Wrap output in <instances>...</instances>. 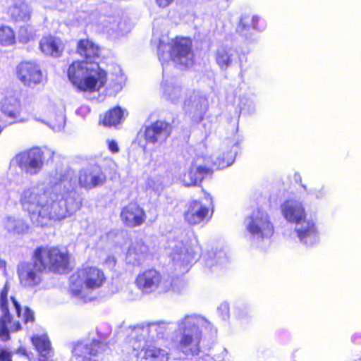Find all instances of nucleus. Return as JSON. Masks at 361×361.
<instances>
[{
  "instance_id": "obj_52",
  "label": "nucleus",
  "mask_w": 361,
  "mask_h": 361,
  "mask_svg": "<svg viewBox=\"0 0 361 361\" xmlns=\"http://www.w3.org/2000/svg\"><path fill=\"white\" fill-rule=\"evenodd\" d=\"M116 30H118V31H122V30H123V29H122V27H121V25H120V24L118 25V27L116 28Z\"/></svg>"
},
{
  "instance_id": "obj_10",
  "label": "nucleus",
  "mask_w": 361,
  "mask_h": 361,
  "mask_svg": "<svg viewBox=\"0 0 361 361\" xmlns=\"http://www.w3.org/2000/svg\"><path fill=\"white\" fill-rule=\"evenodd\" d=\"M244 224L251 240L256 243L269 240L274 233V226L271 217L262 209L254 211L245 218Z\"/></svg>"
},
{
  "instance_id": "obj_30",
  "label": "nucleus",
  "mask_w": 361,
  "mask_h": 361,
  "mask_svg": "<svg viewBox=\"0 0 361 361\" xmlns=\"http://www.w3.org/2000/svg\"><path fill=\"white\" fill-rule=\"evenodd\" d=\"M78 54L85 58V61H94L99 56V48L92 41L88 39L80 40L77 48Z\"/></svg>"
},
{
  "instance_id": "obj_14",
  "label": "nucleus",
  "mask_w": 361,
  "mask_h": 361,
  "mask_svg": "<svg viewBox=\"0 0 361 361\" xmlns=\"http://www.w3.org/2000/svg\"><path fill=\"white\" fill-rule=\"evenodd\" d=\"M206 203L199 200L190 202L184 212L185 221L190 225L200 224L204 221H208L212 214L209 216L210 207L212 209V197L209 193L204 192Z\"/></svg>"
},
{
  "instance_id": "obj_45",
  "label": "nucleus",
  "mask_w": 361,
  "mask_h": 361,
  "mask_svg": "<svg viewBox=\"0 0 361 361\" xmlns=\"http://www.w3.org/2000/svg\"><path fill=\"white\" fill-rule=\"evenodd\" d=\"M351 340L355 344H361V332L355 333L352 336Z\"/></svg>"
},
{
  "instance_id": "obj_4",
  "label": "nucleus",
  "mask_w": 361,
  "mask_h": 361,
  "mask_svg": "<svg viewBox=\"0 0 361 361\" xmlns=\"http://www.w3.org/2000/svg\"><path fill=\"white\" fill-rule=\"evenodd\" d=\"M280 210L283 219L294 225V233L302 244L311 247L319 242L317 227L312 220L307 219L306 210L301 201L288 199L281 204Z\"/></svg>"
},
{
  "instance_id": "obj_6",
  "label": "nucleus",
  "mask_w": 361,
  "mask_h": 361,
  "mask_svg": "<svg viewBox=\"0 0 361 361\" xmlns=\"http://www.w3.org/2000/svg\"><path fill=\"white\" fill-rule=\"evenodd\" d=\"M11 288V285L8 280L0 293V310L1 316L0 317V339L6 341L10 338V332L18 331L21 329L19 322H12V315L11 311H14L19 318L25 323L32 322L34 321V312L28 307H25L22 314L20 305L15 300L13 297L8 298V293Z\"/></svg>"
},
{
  "instance_id": "obj_51",
  "label": "nucleus",
  "mask_w": 361,
  "mask_h": 361,
  "mask_svg": "<svg viewBox=\"0 0 361 361\" xmlns=\"http://www.w3.org/2000/svg\"><path fill=\"white\" fill-rule=\"evenodd\" d=\"M47 357V356H40L38 361H48Z\"/></svg>"
},
{
  "instance_id": "obj_41",
  "label": "nucleus",
  "mask_w": 361,
  "mask_h": 361,
  "mask_svg": "<svg viewBox=\"0 0 361 361\" xmlns=\"http://www.w3.org/2000/svg\"><path fill=\"white\" fill-rule=\"evenodd\" d=\"M326 190L324 186L318 189L315 188L310 192V193L314 195L317 199H322L326 195Z\"/></svg>"
},
{
  "instance_id": "obj_34",
  "label": "nucleus",
  "mask_w": 361,
  "mask_h": 361,
  "mask_svg": "<svg viewBox=\"0 0 361 361\" xmlns=\"http://www.w3.org/2000/svg\"><path fill=\"white\" fill-rule=\"evenodd\" d=\"M238 142L233 144V149L225 154H223L222 157H217L214 161L213 164L216 166L217 169H224L231 166L234 160L235 155L237 154Z\"/></svg>"
},
{
  "instance_id": "obj_42",
  "label": "nucleus",
  "mask_w": 361,
  "mask_h": 361,
  "mask_svg": "<svg viewBox=\"0 0 361 361\" xmlns=\"http://www.w3.org/2000/svg\"><path fill=\"white\" fill-rule=\"evenodd\" d=\"M11 353L6 349L0 348V361H12Z\"/></svg>"
},
{
  "instance_id": "obj_5",
  "label": "nucleus",
  "mask_w": 361,
  "mask_h": 361,
  "mask_svg": "<svg viewBox=\"0 0 361 361\" xmlns=\"http://www.w3.org/2000/svg\"><path fill=\"white\" fill-rule=\"evenodd\" d=\"M166 249L175 265L183 272L188 270V265L201 253L197 238L191 229L175 231L168 238Z\"/></svg>"
},
{
  "instance_id": "obj_39",
  "label": "nucleus",
  "mask_w": 361,
  "mask_h": 361,
  "mask_svg": "<svg viewBox=\"0 0 361 361\" xmlns=\"http://www.w3.org/2000/svg\"><path fill=\"white\" fill-rule=\"evenodd\" d=\"M147 187L151 188L155 192H159L162 190L163 185L158 177L149 178L147 180Z\"/></svg>"
},
{
  "instance_id": "obj_37",
  "label": "nucleus",
  "mask_w": 361,
  "mask_h": 361,
  "mask_svg": "<svg viewBox=\"0 0 361 361\" xmlns=\"http://www.w3.org/2000/svg\"><path fill=\"white\" fill-rule=\"evenodd\" d=\"M240 108L249 114L253 113L255 110V103L254 99L248 96H243L240 98Z\"/></svg>"
},
{
  "instance_id": "obj_48",
  "label": "nucleus",
  "mask_w": 361,
  "mask_h": 361,
  "mask_svg": "<svg viewBox=\"0 0 361 361\" xmlns=\"http://www.w3.org/2000/svg\"><path fill=\"white\" fill-rule=\"evenodd\" d=\"M118 81L116 82V84L114 87L116 90L121 89L122 77H121L120 78H118Z\"/></svg>"
},
{
  "instance_id": "obj_28",
  "label": "nucleus",
  "mask_w": 361,
  "mask_h": 361,
  "mask_svg": "<svg viewBox=\"0 0 361 361\" xmlns=\"http://www.w3.org/2000/svg\"><path fill=\"white\" fill-rule=\"evenodd\" d=\"M259 18L254 16L252 17L243 16L241 18L240 23L237 27V31L247 39H250L252 35L251 30H262L264 26H259Z\"/></svg>"
},
{
  "instance_id": "obj_13",
  "label": "nucleus",
  "mask_w": 361,
  "mask_h": 361,
  "mask_svg": "<svg viewBox=\"0 0 361 361\" xmlns=\"http://www.w3.org/2000/svg\"><path fill=\"white\" fill-rule=\"evenodd\" d=\"M130 346L131 361H168L169 355L166 350L150 346L146 341L132 340Z\"/></svg>"
},
{
  "instance_id": "obj_26",
  "label": "nucleus",
  "mask_w": 361,
  "mask_h": 361,
  "mask_svg": "<svg viewBox=\"0 0 361 361\" xmlns=\"http://www.w3.org/2000/svg\"><path fill=\"white\" fill-rule=\"evenodd\" d=\"M39 47L44 54L54 57L60 56L63 51L61 39L53 36L43 37L40 40Z\"/></svg>"
},
{
  "instance_id": "obj_25",
  "label": "nucleus",
  "mask_w": 361,
  "mask_h": 361,
  "mask_svg": "<svg viewBox=\"0 0 361 361\" xmlns=\"http://www.w3.org/2000/svg\"><path fill=\"white\" fill-rule=\"evenodd\" d=\"M1 112L12 120L10 123L21 122L20 118L21 106L20 101L13 96L6 97L1 102Z\"/></svg>"
},
{
  "instance_id": "obj_9",
  "label": "nucleus",
  "mask_w": 361,
  "mask_h": 361,
  "mask_svg": "<svg viewBox=\"0 0 361 361\" xmlns=\"http://www.w3.org/2000/svg\"><path fill=\"white\" fill-rule=\"evenodd\" d=\"M157 54L163 66L164 78L165 77L164 65L169 61L183 67L191 66L194 62L191 41L185 37H176L170 43H166L164 39H159Z\"/></svg>"
},
{
  "instance_id": "obj_2",
  "label": "nucleus",
  "mask_w": 361,
  "mask_h": 361,
  "mask_svg": "<svg viewBox=\"0 0 361 361\" xmlns=\"http://www.w3.org/2000/svg\"><path fill=\"white\" fill-rule=\"evenodd\" d=\"M68 254L57 247H38L31 262L18 264L20 283L24 287L33 288L40 283L41 274L46 268L59 271L68 267Z\"/></svg>"
},
{
  "instance_id": "obj_1",
  "label": "nucleus",
  "mask_w": 361,
  "mask_h": 361,
  "mask_svg": "<svg viewBox=\"0 0 361 361\" xmlns=\"http://www.w3.org/2000/svg\"><path fill=\"white\" fill-rule=\"evenodd\" d=\"M71 170L52 171L48 183H38L25 188L19 194L23 211L37 226H47L51 221H61L75 214L82 201L72 183Z\"/></svg>"
},
{
  "instance_id": "obj_43",
  "label": "nucleus",
  "mask_w": 361,
  "mask_h": 361,
  "mask_svg": "<svg viewBox=\"0 0 361 361\" xmlns=\"http://www.w3.org/2000/svg\"><path fill=\"white\" fill-rule=\"evenodd\" d=\"M90 112V109L87 106H80L76 110V113L82 116H85Z\"/></svg>"
},
{
  "instance_id": "obj_44",
  "label": "nucleus",
  "mask_w": 361,
  "mask_h": 361,
  "mask_svg": "<svg viewBox=\"0 0 361 361\" xmlns=\"http://www.w3.org/2000/svg\"><path fill=\"white\" fill-rule=\"evenodd\" d=\"M109 149L113 153H116L119 151L118 146L114 140H111L109 142Z\"/></svg>"
},
{
  "instance_id": "obj_19",
  "label": "nucleus",
  "mask_w": 361,
  "mask_h": 361,
  "mask_svg": "<svg viewBox=\"0 0 361 361\" xmlns=\"http://www.w3.org/2000/svg\"><path fill=\"white\" fill-rule=\"evenodd\" d=\"M172 127L164 121H157L147 126L145 130L146 141L152 144H162L170 136Z\"/></svg>"
},
{
  "instance_id": "obj_12",
  "label": "nucleus",
  "mask_w": 361,
  "mask_h": 361,
  "mask_svg": "<svg viewBox=\"0 0 361 361\" xmlns=\"http://www.w3.org/2000/svg\"><path fill=\"white\" fill-rule=\"evenodd\" d=\"M44 163L43 151L39 147H32L17 154L11 161L10 170L18 167L27 175L36 176L42 171Z\"/></svg>"
},
{
  "instance_id": "obj_27",
  "label": "nucleus",
  "mask_w": 361,
  "mask_h": 361,
  "mask_svg": "<svg viewBox=\"0 0 361 361\" xmlns=\"http://www.w3.org/2000/svg\"><path fill=\"white\" fill-rule=\"evenodd\" d=\"M161 87L164 98L172 103L177 102L182 95L181 86L174 78L164 79Z\"/></svg>"
},
{
  "instance_id": "obj_17",
  "label": "nucleus",
  "mask_w": 361,
  "mask_h": 361,
  "mask_svg": "<svg viewBox=\"0 0 361 361\" xmlns=\"http://www.w3.org/2000/svg\"><path fill=\"white\" fill-rule=\"evenodd\" d=\"M17 78L25 85L34 87L43 80L41 68L35 62L25 61L18 63L15 69Z\"/></svg>"
},
{
  "instance_id": "obj_16",
  "label": "nucleus",
  "mask_w": 361,
  "mask_h": 361,
  "mask_svg": "<svg viewBox=\"0 0 361 361\" xmlns=\"http://www.w3.org/2000/svg\"><path fill=\"white\" fill-rule=\"evenodd\" d=\"M209 158L204 157H195L188 171L183 177V183L185 186L197 185L207 176L211 175Z\"/></svg>"
},
{
  "instance_id": "obj_47",
  "label": "nucleus",
  "mask_w": 361,
  "mask_h": 361,
  "mask_svg": "<svg viewBox=\"0 0 361 361\" xmlns=\"http://www.w3.org/2000/svg\"><path fill=\"white\" fill-rule=\"evenodd\" d=\"M248 315L247 311H239L238 313V317L239 319H243Z\"/></svg>"
},
{
  "instance_id": "obj_8",
  "label": "nucleus",
  "mask_w": 361,
  "mask_h": 361,
  "mask_svg": "<svg viewBox=\"0 0 361 361\" xmlns=\"http://www.w3.org/2000/svg\"><path fill=\"white\" fill-rule=\"evenodd\" d=\"M106 281L104 271L96 267H84L75 271L69 279V291L84 302L94 299L93 292Z\"/></svg>"
},
{
  "instance_id": "obj_54",
  "label": "nucleus",
  "mask_w": 361,
  "mask_h": 361,
  "mask_svg": "<svg viewBox=\"0 0 361 361\" xmlns=\"http://www.w3.org/2000/svg\"><path fill=\"white\" fill-rule=\"evenodd\" d=\"M227 316H228V315H227V313H226L225 315H224V316H223V318H224V319H226V317H227Z\"/></svg>"
},
{
  "instance_id": "obj_22",
  "label": "nucleus",
  "mask_w": 361,
  "mask_h": 361,
  "mask_svg": "<svg viewBox=\"0 0 361 361\" xmlns=\"http://www.w3.org/2000/svg\"><path fill=\"white\" fill-rule=\"evenodd\" d=\"M149 256V248L142 240L133 242L126 255V264L133 267L143 264Z\"/></svg>"
},
{
  "instance_id": "obj_11",
  "label": "nucleus",
  "mask_w": 361,
  "mask_h": 361,
  "mask_svg": "<svg viewBox=\"0 0 361 361\" xmlns=\"http://www.w3.org/2000/svg\"><path fill=\"white\" fill-rule=\"evenodd\" d=\"M182 283L179 279L173 280L171 282L163 281L161 275L156 269H150L138 274L135 279L137 287L143 293H152L154 292L164 293L169 290L179 292L178 285Z\"/></svg>"
},
{
  "instance_id": "obj_3",
  "label": "nucleus",
  "mask_w": 361,
  "mask_h": 361,
  "mask_svg": "<svg viewBox=\"0 0 361 361\" xmlns=\"http://www.w3.org/2000/svg\"><path fill=\"white\" fill-rule=\"evenodd\" d=\"M176 325L173 341L177 350L186 357L199 355L204 331H216L209 321L197 314L184 315L176 321Z\"/></svg>"
},
{
  "instance_id": "obj_49",
  "label": "nucleus",
  "mask_w": 361,
  "mask_h": 361,
  "mask_svg": "<svg viewBox=\"0 0 361 361\" xmlns=\"http://www.w3.org/2000/svg\"><path fill=\"white\" fill-rule=\"evenodd\" d=\"M6 263L4 260L0 259V271L2 272L5 271Z\"/></svg>"
},
{
  "instance_id": "obj_7",
  "label": "nucleus",
  "mask_w": 361,
  "mask_h": 361,
  "mask_svg": "<svg viewBox=\"0 0 361 361\" xmlns=\"http://www.w3.org/2000/svg\"><path fill=\"white\" fill-rule=\"evenodd\" d=\"M71 82L82 91L99 90L106 82V72L94 61H74L68 68Z\"/></svg>"
},
{
  "instance_id": "obj_23",
  "label": "nucleus",
  "mask_w": 361,
  "mask_h": 361,
  "mask_svg": "<svg viewBox=\"0 0 361 361\" xmlns=\"http://www.w3.org/2000/svg\"><path fill=\"white\" fill-rule=\"evenodd\" d=\"M237 57V51L227 43L219 44L214 53L216 63L221 70L228 69Z\"/></svg>"
},
{
  "instance_id": "obj_24",
  "label": "nucleus",
  "mask_w": 361,
  "mask_h": 361,
  "mask_svg": "<svg viewBox=\"0 0 361 361\" xmlns=\"http://www.w3.org/2000/svg\"><path fill=\"white\" fill-rule=\"evenodd\" d=\"M183 107L186 113L200 118L207 108V100L199 92H193L185 100Z\"/></svg>"
},
{
  "instance_id": "obj_20",
  "label": "nucleus",
  "mask_w": 361,
  "mask_h": 361,
  "mask_svg": "<svg viewBox=\"0 0 361 361\" xmlns=\"http://www.w3.org/2000/svg\"><path fill=\"white\" fill-rule=\"evenodd\" d=\"M102 343L96 340L90 343L79 342L74 345L72 353L76 361H95L93 357L102 350Z\"/></svg>"
},
{
  "instance_id": "obj_32",
  "label": "nucleus",
  "mask_w": 361,
  "mask_h": 361,
  "mask_svg": "<svg viewBox=\"0 0 361 361\" xmlns=\"http://www.w3.org/2000/svg\"><path fill=\"white\" fill-rule=\"evenodd\" d=\"M205 265L212 269L215 264H223L227 261V257L224 251H209L207 255L203 256Z\"/></svg>"
},
{
  "instance_id": "obj_18",
  "label": "nucleus",
  "mask_w": 361,
  "mask_h": 361,
  "mask_svg": "<svg viewBox=\"0 0 361 361\" xmlns=\"http://www.w3.org/2000/svg\"><path fill=\"white\" fill-rule=\"evenodd\" d=\"M106 181V175L97 164H91L82 168L78 173V184L86 190L102 185Z\"/></svg>"
},
{
  "instance_id": "obj_38",
  "label": "nucleus",
  "mask_w": 361,
  "mask_h": 361,
  "mask_svg": "<svg viewBox=\"0 0 361 361\" xmlns=\"http://www.w3.org/2000/svg\"><path fill=\"white\" fill-rule=\"evenodd\" d=\"M32 37V31L29 27L25 26L20 27L18 30V38L20 42L25 44L28 42Z\"/></svg>"
},
{
  "instance_id": "obj_21",
  "label": "nucleus",
  "mask_w": 361,
  "mask_h": 361,
  "mask_svg": "<svg viewBox=\"0 0 361 361\" xmlns=\"http://www.w3.org/2000/svg\"><path fill=\"white\" fill-rule=\"evenodd\" d=\"M121 219L126 226L135 227L145 222L146 214L137 204L131 202L122 209Z\"/></svg>"
},
{
  "instance_id": "obj_50",
  "label": "nucleus",
  "mask_w": 361,
  "mask_h": 361,
  "mask_svg": "<svg viewBox=\"0 0 361 361\" xmlns=\"http://www.w3.org/2000/svg\"><path fill=\"white\" fill-rule=\"evenodd\" d=\"M219 309H223L225 312H228V307L226 305H221Z\"/></svg>"
},
{
  "instance_id": "obj_29",
  "label": "nucleus",
  "mask_w": 361,
  "mask_h": 361,
  "mask_svg": "<svg viewBox=\"0 0 361 361\" xmlns=\"http://www.w3.org/2000/svg\"><path fill=\"white\" fill-rule=\"evenodd\" d=\"M4 228L10 233L21 235L26 233L29 226L25 220L19 216H8L4 221Z\"/></svg>"
},
{
  "instance_id": "obj_15",
  "label": "nucleus",
  "mask_w": 361,
  "mask_h": 361,
  "mask_svg": "<svg viewBox=\"0 0 361 361\" xmlns=\"http://www.w3.org/2000/svg\"><path fill=\"white\" fill-rule=\"evenodd\" d=\"M169 323L166 322H152L137 325L135 326L128 338V343L132 340L146 341V343L162 338L167 332Z\"/></svg>"
},
{
  "instance_id": "obj_40",
  "label": "nucleus",
  "mask_w": 361,
  "mask_h": 361,
  "mask_svg": "<svg viewBox=\"0 0 361 361\" xmlns=\"http://www.w3.org/2000/svg\"><path fill=\"white\" fill-rule=\"evenodd\" d=\"M65 122V116L62 113H60L56 116V121L51 122V128L54 131H60L64 128Z\"/></svg>"
},
{
  "instance_id": "obj_31",
  "label": "nucleus",
  "mask_w": 361,
  "mask_h": 361,
  "mask_svg": "<svg viewBox=\"0 0 361 361\" xmlns=\"http://www.w3.org/2000/svg\"><path fill=\"white\" fill-rule=\"evenodd\" d=\"M9 13L14 20L26 21L30 18V9L27 4L18 2L10 8Z\"/></svg>"
},
{
  "instance_id": "obj_36",
  "label": "nucleus",
  "mask_w": 361,
  "mask_h": 361,
  "mask_svg": "<svg viewBox=\"0 0 361 361\" xmlns=\"http://www.w3.org/2000/svg\"><path fill=\"white\" fill-rule=\"evenodd\" d=\"M15 34L13 30L8 26L0 27V43L4 46H8L14 44Z\"/></svg>"
},
{
  "instance_id": "obj_46",
  "label": "nucleus",
  "mask_w": 361,
  "mask_h": 361,
  "mask_svg": "<svg viewBox=\"0 0 361 361\" xmlns=\"http://www.w3.org/2000/svg\"><path fill=\"white\" fill-rule=\"evenodd\" d=\"M173 1V0H156V2L159 5V6L163 8L168 6Z\"/></svg>"
},
{
  "instance_id": "obj_33",
  "label": "nucleus",
  "mask_w": 361,
  "mask_h": 361,
  "mask_svg": "<svg viewBox=\"0 0 361 361\" xmlns=\"http://www.w3.org/2000/svg\"><path fill=\"white\" fill-rule=\"evenodd\" d=\"M32 344L40 356H48L51 352V343L47 335L35 336L32 338Z\"/></svg>"
},
{
  "instance_id": "obj_35",
  "label": "nucleus",
  "mask_w": 361,
  "mask_h": 361,
  "mask_svg": "<svg viewBox=\"0 0 361 361\" xmlns=\"http://www.w3.org/2000/svg\"><path fill=\"white\" fill-rule=\"evenodd\" d=\"M123 117V111L119 106H116L106 112L102 119V123L105 126H116L121 123Z\"/></svg>"
},
{
  "instance_id": "obj_53",
  "label": "nucleus",
  "mask_w": 361,
  "mask_h": 361,
  "mask_svg": "<svg viewBox=\"0 0 361 361\" xmlns=\"http://www.w3.org/2000/svg\"><path fill=\"white\" fill-rule=\"evenodd\" d=\"M302 187L304 188V190H307V186L306 185H302Z\"/></svg>"
}]
</instances>
